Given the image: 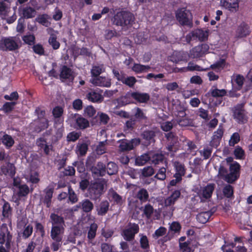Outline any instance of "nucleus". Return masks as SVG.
<instances>
[{"instance_id": "obj_63", "label": "nucleus", "mask_w": 252, "mask_h": 252, "mask_svg": "<svg viewBox=\"0 0 252 252\" xmlns=\"http://www.w3.org/2000/svg\"><path fill=\"white\" fill-rule=\"evenodd\" d=\"M136 82L137 80L134 77L129 76L125 77L122 83L130 88H132Z\"/></svg>"}, {"instance_id": "obj_23", "label": "nucleus", "mask_w": 252, "mask_h": 252, "mask_svg": "<svg viewBox=\"0 0 252 252\" xmlns=\"http://www.w3.org/2000/svg\"><path fill=\"white\" fill-rule=\"evenodd\" d=\"M172 164L175 172L174 175L182 178L186 172V168L184 164L179 161H175Z\"/></svg>"}, {"instance_id": "obj_13", "label": "nucleus", "mask_w": 252, "mask_h": 252, "mask_svg": "<svg viewBox=\"0 0 252 252\" xmlns=\"http://www.w3.org/2000/svg\"><path fill=\"white\" fill-rule=\"evenodd\" d=\"M60 77L62 82L68 81L72 82L74 79V72L70 67L63 65L60 69Z\"/></svg>"}, {"instance_id": "obj_5", "label": "nucleus", "mask_w": 252, "mask_h": 252, "mask_svg": "<svg viewBox=\"0 0 252 252\" xmlns=\"http://www.w3.org/2000/svg\"><path fill=\"white\" fill-rule=\"evenodd\" d=\"M176 17L181 25L187 26L190 28L192 27V16L189 10L185 8L178 9L176 12Z\"/></svg>"}, {"instance_id": "obj_19", "label": "nucleus", "mask_w": 252, "mask_h": 252, "mask_svg": "<svg viewBox=\"0 0 252 252\" xmlns=\"http://www.w3.org/2000/svg\"><path fill=\"white\" fill-rule=\"evenodd\" d=\"M0 170L2 174L8 175L13 178L16 173V168L13 163L7 162L0 167Z\"/></svg>"}, {"instance_id": "obj_25", "label": "nucleus", "mask_w": 252, "mask_h": 252, "mask_svg": "<svg viewBox=\"0 0 252 252\" xmlns=\"http://www.w3.org/2000/svg\"><path fill=\"white\" fill-rule=\"evenodd\" d=\"M214 212L215 210L213 211V209H211L209 211L199 213L196 216V220L199 222L205 224L209 220Z\"/></svg>"}, {"instance_id": "obj_50", "label": "nucleus", "mask_w": 252, "mask_h": 252, "mask_svg": "<svg viewBox=\"0 0 252 252\" xmlns=\"http://www.w3.org/2000/svg\"><path fill=\"white\" fill-rule=\"evenodd\" d=\"M1 141L2 144L8 148L11 147L14 143V141L11 136L7 134L2 136Z\"/></svg>"}, {"instance_id": "obj_42", "label": "nucleus", "mask_w": 252, "mask_h": 252, "mask_svg": "<svg viewBox=\"0 0 252 252\" xmlns=\"http://www.w3.org/2000/svg\"><path fill=\"white\" fill-rule=\"evenodd\" d=\"M18 189L17 195L19 198L27 196L30 192L29 187L25 184L19 186Z\"/></svg>"}, {"instance_id": "obj_45", "label": "nucleus", "mask_w": 252, "mask_h": 252, "mask_svg": "<svg viewBox=\"0 0 252 252\" xmlns=\"http://www.w3.org/2000/svg\"><path fill=\"white\" fill-rule=\"evenodd\" d=\"M154 212V209L150 204H146L143 209V216H145L147 219L152 217Z\"/></svg>"}, {"instance_id": "obj_24", "label": "nucleus", "mask_w": 252, "mask_h": 252, "mask_svg": "<svg viewBox=\"0 0 252 252\" xmlns=\"http://www.w3.org/2000/svg\"><path fill=\"white\" fill-rule=\"evenodd\" d=\"M4 204L2 207V216L4 219L8 220L10 222L11 221V217L12 214V208L11 207L9 203L3 199Z\"/></svg>"}, {"instance_id": "obj_16", "label": "nucleus", "mask_w": 252, "mask_h": 252, "mask_svg": "<svg viewBox=\"0 0 252 252\" xmlns=\"http://www.w3.org/2000/svg\"><path fill=\"white\" fill-rule=\"evenodd\" d=\"M94 177H103L106 174V165L102 162H98L95 166L90 168Z\"/></svg>"}, {"instance_id": "obj_41", "label": "nucleus", "mask_w": 252, "mask_h": 252, "mask_svg": "<svg viewBox=\"0 0 252 252\" xmlns=\"http://www.w3.org/2000/svg\"><path fill=\"white\" fill-rule=\"evenodd\" d=\"M88 150V145L86 143H78L76 146V153L80 156H85Z\"/></svg>"}, {"instance_id": "obj_2", "label": "nucleus", "mask_w": 252, "mask_h": 252, "mask_svg": "<svg viewBox=\"0 0 252 252\" xmlns=\"http://www.w3.org/2000/svg\"><path fill=\"white\" fill-rule=\"evenodd\" d=\"M134 20V16L131 12L124 10L117 12L112 19L113 25L120 26L122 29H127L131 27Z\"/></svg>"}, {"instance_id": "obj_6", "label": "nucleus", "mask_w": 252, "mask_h": 252, "mask_svg": "<svg viewBox=\"0 0 252 252\" xmlns=\"http://www.w3.org/2000/svg\"><path fill=\"white\" fill-rule=\"evenodd\" d=\"M120 143L119 149L122 152L130 151L139 145L141 143V140L139 138H135L128 140L126 139L119 140Z\"/></svg>"}, {"instance_id": "obj_11", "label": "nucleus", "mask_w": 252, "mask_h": 252, "mask_svg": "<svg viewBox=\"0 0 252 252\" xmlns=\"http://www.w3.org/2000/svg\"><path fill=\"white\" fill-rule=\"evenodd\" d=\"M142 145L145 147L155 142L156 133L153 130H145L141 134Z\"/></svg>"}, {"instance_id": "obj_9", "label": "nucleus", "mask_w": 252, "mask_h": 252, "mask_svg": "<svg viewBox=\"0 0 252 252\" xmlns=\"http://www.w3.org/2000/svg\"><path fill=\"white\" fill-rule=\"evenodd\" d=\"M209 46L206 43H202L195 46L190 50L189 56L193 59L199 58L208 53Z\"/></svg>"}, {"instance_id": "obj_20", "label": "nucleus", "mask_w": 252, "mask_h": 252, "mask_svg": "<svg viewBox=\"0 0 252 252\" xmlns=\"http://www.w3.org/2000/svg\"><path fill=\"white\" fill-rule=\"evenodd\" d=\"M236 35L238 37H246L251 32L250 28L248 24L244 22H242L238 26L236 31Z\"/></svg>"}, {"instance_id": "obj_35", "label": "nucleus", "mask_w": 252, "mask_h": 252, "mask_svg": "<svg viewBox=\"0 0 252 252\" xmlns=\"http://www.w3.org/2000/svg\"><path fill=\"white\" fill-rule=\"evenodd\" d=\"M36 10L31 6H27L23 8L22 16L20 18L25 19L32 18L36 15Z\"/></svg>"}, {"instance_id": "obj_64", "label": "nucleus", "mask_w": 252, "mask_h": 252, "mask_svg": "<svg viewBox=\"0 0 252 252\" xmlns=\"http://www.w3.org/2000/svg\"><path fill=\"white\" fill-rule=\"evenodd\" d=\"M22 39L26 44L29 45H32L34 44L35 37L33 34H29L24 35Z\"/></svg>"}, {"instance_id": "obj_43", "label": "nucleus", "mask_w": 252, "mask_h": 252, "mask_svg": "<svg viewBox=\"0 0 252 252\" xmlns=\"http://www.w3.org/2000/svg\"><path fill=\"white\" fill-rule=\"evenodd\" d=\"M76 124L79 129H84L89 126V122L85 118L79 116L76 119Z\"/></svg>"}, {"instance_id": "obj_30", "label": "nucleus", "mask_w": 252, "mask_h": 252, "mask_svg": "<svg viewBox=\"0 0 252 252\" xmlns=\"http://www.w3.org/2000/svg\"><path fill=\"white\" fill-rule=\"evenodd\" d=\"M50 220L52 223V226H63L64 225L63 218L55 213H52L50 214Z\"/></svg>"}, {"instance_id": "obj_26", "label": "nucleus", "mask_w": 252, "mask_h": 252, "mask_svg": "<svg viewBox=\"0 0 252 252\" xmlns=\"http://www.w3.org/2000/svg\"><path fill=\"white\" fill-rule=\"evenodd\" d=\"M110 204L107 200H103L96 206V212L98 216H105L109 210Z\"/></svg>"}, {"instance_id": "obj_34", "label": "nucleus", "mask_w": 252, "mask_h": 252, "mask_svg": "<svg viewBox=\"0 0 252 252\" xmlns=\"http://www.w3.org/2000/svg\"><path fill=\"white\" fill-rule=\"evenodd\" d=\"M231 81L233 84L235 83L236 85V90L240 91L244 85L245 78L241 74L233 75L231 77Z\"/></svg>"}, {"instance_id": "obj_37", "label": "nucleus", "mask_w": 252, "mask_h": 252, "mask_svg": "<svg viewBox=\"0 0 252 252\" xmlns=\"http://www.w3.org/2000/svg\"><path fill=\"white\" fill-rule=\"evenodd\" d=\"M148 161H150V153L144 154L137 157L135 159V164L141 166L146 164Z\"/></svg>"}, {"instance_id": "obj_52", "label": "nucleus", "mask_w": 252, "mask_h": 252, "mask_svg": "<svg viewBox=\"0 0 252 252\" xmlns=\"http://www.w3.org/2000/svg\"><path fill=\"white\" fill-rule=\"evenodd\" d=\"M137 196L141 202H146L149 198V194L146 189H142L138 192Z\"/></svg>"}, {"instance_id": "obj_39", "label": "nucleus", "mask_w": 252, "mask_h": 252, "mask_svg": "<svg viewBox=\"0 0 252 252\" xmlns=\"http://www.w3.org/2000/svg\"><path fill=\"white\" fill-rule=\"evenodd\" d=\"M48 43L53 50H57L60 47V43L57 40V35L54 33L50 34L48 39Z\"/></svg>"}, {"instance_id": "obj_58", "label": "nucleus", "mask_w": 252, "mask_h": 252, "mask_svg": "<svg viewBox=\"0 0 252 252\" xmlns=\"http://www.w3.org/2000/svg\"><path fill=\"white\" fill-rule=\"evenodd\" d=\"M61 174L63 176H73L75 175V169L73 166H68L61 172Z\"/></svg>"}, {"instance_id": "obj_40", "label": "nucleus", "mask_w": 252, "mask_h": 252, "mask_svg": "<svg viewBox=\"0 0 252 252\" xmlns=\"http://www.w3.org/2000/svg\"><path fill=\"white\" fill-rule=\"evenodd\" d=\"M106 171L109 175H115L118 171V166L114 162H109L106 166Z\"/></svg>"}, {"instance_id": "obj_3", "label": "nucleus", "mask_w": 252, "mask_h": 252, "mask_svg": "<svg viewBox=\"0 0 252 252\" xmlns=\"http://www.w3.org/2000/svg\"><path fill=\"white\" fill-rule=\"evenodd\" d=\"M21 41L17 36L3 37L0 40V50L15 52L21 47Z\"/></svg>"}, {"instance_id": "obj_44", "label": "nucleus", "mask_w": 252, "mask_h": 252, "mask_svg": "<svg viewBox=\"0 0 252 252\" xmlns=\"http://www.w3.org/2000/svg\"><path fill=\"white\" fill-rule=\"evenodd\" d=\"M151 67L149 65H143L140 63H134L132 70L136 73L146 72L149 70Z\"/></svg>"}, {"instance_id": "obj_55", "label": "nucleus", "mask_w": 252, "mask_h": 252, "mask_svg": "<svg viewBox=\"0 0 252 252\" xmlns=\"http://www.w3.org/2000/svg\"><path fill=\"white\" fill-rule=\"evenodd\" d=\"M240 165L237 161H235L229 164L230 172L233 173L235 175L240 176Z\"/></svg>"}, {"instance_id": "obj_61", "label": "nucleus", "mask_w": 252, "mask_h": 252, "mask_svg": "<svg viewBox=\"0 0 252 252\" xmlns=\"http://www.w3.org/2000/svg\"><path fill=\"white\" fill-rule=\"evenodd\" d=\"M211 91V95L214 97H222L226 94L227 92L225 89L219 90L215 89L212 90Z\"/></svg>"}, {"instance_id": "obj_14", "label": "nucleus", "mask_w": 252, "mask_h": 252, "mask_svg": "<svg viewBox=\"0 0 252 252\" xmlns=\"http://www.w3.org/2000/svg\"><path fill=\"white\" fill-rule=\"evenodd\" d=\"M215 188V185L214 183L208 184L206 186L201 188L198 192V196L202 199H210L212 195L213 192Z\"/></svg>"}, {"instance_id": "obj_29", "label": "nucleus", "mask_w": 252, "mask_h": 252, "mask_svg": "<svg viewBox=\"0 0 252 252\" xmlns=\"http://www.w3.org/2000/svg\"><path fill=\"white\" fill-rule=\"evenodd\" d=\"M181 195L180 190H174L171 194L165 200V204L166 206H170L174 205Z\"/></svg>"}, {"instance_id": "obj_4", "label": "nucleus", "mask_w": 252, "mask_h": 252, "mask_svg": "<svg viewBox=\"0 0 252 252\" xmlns=\"http://www.w3.org/2000/svg\"><path fill=\"white\" fill-rule=\"evenodd\" d=\"M232 116L239 124H246L249 120L248 112L245 109V103H238L232 108Z\"/></svg>"}, {"instance_id": "obj_8", "label": "nucleus", "mask_w": 252, "mask_h": 252, "mask_svg": "<svg viewBox=\"0 0 252 252\" xmlns=\"http://www.w3.org/2000/svg\"><path fill=\"white\" fill-rule=\"evenodd\" d=\"M139 227L138 224L129 222L127 227L122 231V236L127 241H131L134 239L135 235L138 233Z\"/></svg>"}, {"instance_id": "obj_27", "label": "nucleus", "mask_w": 252, "mask_h": 252, "mask_svg": "<svg viewBox=\"0 0 252 252\" xmlns=\"http://www.w3.org/2000/svg\"><path fill=\"white\" fill-rule=\"evenodd\" d=\"M88 99L93 102H101L103 100V96L96 91L92 90L87 94Z\"/></svg>"}, {"instance_id": "obj_57", "label": "nucleus", "mask_w": 252, "mask_h": 252, "mask_svg": "<svg viewBox=\"0 0 252 252\" xmlns=\"http://www.w3.org/2000/svg\"><path fill=\"white\" fill-rule=\"evenodd\" d=\"M16 104V102H6L2 106L1 109L5 113H8L11 112L14 106Z\"/></svg>"}, {"instance_id": "obj_48", "label": "nucleus", "mask_w": 252, "mask_h": 252, "mask_svg": "<svg viewBox=\"0 0 252 252\" xmlns=\"http://www.w3.org/2000/svg\"><path fill=\"white\" fill-rule=\"evenodd\" d=\"M233 154L237 159H244L245 158V152L242 148L237 146L235 148Z\"/></svg>"}, {"instance_id": "obj_60", "label": "nucleus", "mask_w": 252, "mask_h": 252, "mask_svg": "<svg viewBox=\"0 0 252 252\" xmlns=\"http://www.w3.org/2000/svg\"><path fill=\"white\" fill-rule=\"evenodd\" d=\"M33 232V227L31 224L26 226L22 233L23 238L26 239L30 237Z\"/></svg>"}, {"instance_id": "obj_7", "label": "nucleus", "mask_w": 252, "mask_h": 252, "mask_svg": "<svg viewBox=\"0 0 252 252\" xmlns=\"http://www.w3.org/2000/svg\"><path fill=\"white\" fill-rule=\"evenodd\" d=\"M12 235L8 230L7 224L3 223L0 230V244H5V247L9 249L11 247Z\"/></svg>"}, {"instance_id": "obj_38", "label": "nucleus", "mask_w": 252, "mask_h": 252, "mask_svg": "<svg viewBox=\"0 0 252 252\" xmlns=\"http://www.w3.org/2000/svg\"><path fill=\"white\" fill-rule=\"evenodd\" d=\"M186 108L183 105L179 104L175 106L173 112L176 118L184 117L186 116Z\"/></svg>"}, {"instance_id": "obj_31", "label": "nucleus", "mask_w": 252, "mask_h": 252, "mask_svg": "<svg viewBox=\"0 0 252 252\" xmlns=\"http://www.w3.org/2000/svg\"><path fill=\"white\" fill-rule=\"evenodd\" d=\"M209 68H204L202 67L194 64L193 63L190 62L188 63V65L187 67H182L179 69L181 72H187V71H206Z\"/></svg>"}, {"instance_id": "obj_33", "label": "nucleus", "mask_w": 252, "mask_h": 252, "mask_svg": "<svg viewBox=\"0 0 252 252\" xmlns=\"http://www.w3.org/2000/svg\"><path fill=\"white\" fill-rule=\"evenodd\" d=\"M105 71V67L103 64L93 65L91 70V74L92 78L100 76L99 75Z\"/></svg>"}, {"instance_id": "obj_18", "label": "nucleus", "mask_w": 252, "mask_h": 252, "mask_svg": "<svg viewBox=\"0 0 252 252\" xmlns=\"http://www.w3.org/2000/svg\"><path fill=\"white\" fill-rule=\"evenodd\" d=\"M43 192L45 193V195L43 198L42 202L47 208H50L51 205L54 188L49 186L43 190Z\"/></svg>"}, {"instance_id": "obj_56", "label": "nucleus", "mask_w": 252, "mask_h": 252, "mask_svg": "<svg viewBox=\"0 0 252 252\" xmlns=\"http://www.w3.org/2000/svg\"><path fill=\"white\" fill-rule=\"evenodd\" d=\"M176 59H175V62L177 63L180 61L187 62L189 60V55L184 52H178L176 53Z\"/></svg>"}, {"instance_id": "obj_46", "label": "nucleus", "mask_w": 252, "mask_h": 252, "mask_svg": "<svg viewBox=\"0 0 252 252\" xmlns=\"http://www.w3.org/2000/svg\"><path fill=\"white\" fill-rule=\"evenodd\" d=\"M97 228L98 226L94 222L90 225L87 235L89 240H93L95 237Z\"/></svg>"}, {"instance_id": "obj_32", "label": "nucleus", "mask_w": 252, "mask_h": 252, "mask_svg": "<svg viewBox=\"0 0 252 252\" xmlns=\"http://www.w3.org/2000/svg\"><path fill=\"white\" fill-rule=\"evenodd\" d=\"M150 162L155 165L162 163L165 159L164 156L161 153H150Z\"/></svg>"}, {"instance_id": "obj_49", "label": "nucleus", "mask_w": 252, "mask_h": 252, "mask_svg": "<svg viewBox=\"0 0 252 252\" xmlns=\"http://www.w3.org/2000/svg\"><path fill=\"white\" fill-rule=\"evenodd\" d=\"M140 245L142 249L147 251L150 249L149 241L146 235L140 234Z\"/></svg>"}, {"instance_id": "obj_54", "label": "nucleus", "mask_w": 252, "mask_h": 252, "mask_svg": "<svg viewBox=\"0 0 252 252\" xmlns=\"http://www.w3.org/2000/svg\"><path fill=\"white\" fill-rule=\"evenodd\" d=\"M107 141H100L96 148V152L97 155H101L106 153Z\"/></svg>"}, {"instance_id": "obj_62", "label": "nucleus", "mask_w": 252, "mask_h": 252, "mask_svg": "<svg viewBox=\"0 0 252 252\" xmlns=\"http://www.w3.org/2000/svg\"><path fill=\"white\" fill-rule=\"evenodd\" d=\"M166 168L163 167H161L158 169L155 177L159 180L163 181L166 179Z\"/></svg>"}, {"instance_id": "obj_10", "label": "nucleus", "mask_w": 252, "mask_h": 252, "mask_svg": "<svg viewBox=\"0 0 252 252\" xmlns=\"http://www.w3.org/2000/svg\"><path fill=\"white\" fill-rule=\"evenodd\" d=\"M186 38L188 43L194 40H198L200 41H203L207 39L208 34L201 29H196L189 32L186 35Z\"/></svg>"}, {"instance_id": "obj_12", "label": "nucleus", "mask_w": 252, "mask_h": 252, "mask_svg": "<svg viewBox=\"0 0 252 252\" xmlns=\"http://www.w3.org/2000/svg\"><path fill=\"white\" fill-rule=\"evenodd\" d=\"M63 120H57L55 121V128L56 129L55 134L52 137L53 143H56L63 136L64 133V126Z\"/></svg>"}, {"instance_id": "obj_51", "label": "nucleus", "mask_w": 252, "mask_h": 252, "mask_svg": "<svg viewBox=\"0 0 252 252\" xmlns=\"http://www.w3.org/2000/svg\"><path fill=\"white\" fill-rule=\"evenodd\" d=\"M240 141V136L238 132L233 133L229 140L228 144L230 147H233Z\"/></svg>"}, {"instance_id": "obj_15", "label": "nucleus", "mask_w": 252, "mask_h": 252, "mask_svg": "<svg viewBox=\"0 0 252 252\" xmlns=\"http://www.w3.org/2000/svg\"><path fill=\"white\" fill-rule=\"evenodd\" d=\"M63 226H53L51 227L50 237L54 241H62L64 233Z\"/></svg>"}, {"instance_id": "obj_28", "label": "nucleus", "mask_w": 252, "mask_h": 252, "mask_svg": "<svg viewBox=\"0 0 252 252\" xmlns=\"http://www.w3.org/2000/svg\"><path fill=\"white\" fill-rule=\"evenodd\" d=\"M78 207L84 212L88 213L91 212L93 210L94 205L93 202L89 199H85L79 203Z\"/></svg>"}, {"instance_id": "obj_53", "label": "nucleus", "mask_w": 252, "mask_h": 252, "mask_svg": "<svg viewBox=\"0 0 252 252\" xmlns=\"http://www.w3.org/2000/svg\"><path fill=\"white\" fill-rule=\"evenodd\" d=\"M32 49L35 54L39 56L45 55V50L42 44L40 43L33 44Z\"/></svg>"}, {"instance_id": "obj_22", "label": "nucleus", "mask_w": 252, "mask_h": 252, "mask_svg": "<svg viewBox=\"0 0 252 252\" xmlns=\"http://www.w3.org/2000/svg\"><path fill=\"white\" fill-rule=\"evenodd\" d=\"M91 82L95 86L104 87H110L111 85L110 79L102 76L93 78L91 80Z\"/></svg>"}, {"instance_id": "obj_59", "label": "nucleus", "mask_w": 252, "mask_h": 252, "mask_svg": "<svg viewBox=\"0 0 252 252\" xmlns=\"http://www.w3.org/2000/svg\"><path fill=\"white\" fill-rule=\"evenodd\" d=\"M48 15L47 14H42L39 16L36 19V20L38 23L41 24L42 25L48 27L50 25L48 21Z\"/></svg>"}, {"instance_id": "obj_47", "label": "nucleus", "mask_w": 252, "mask_h": 252, "mask_svg": "<svg viewBox=\"0 0 252 252\" xmlns=\"http://www.w3.org/2000/svg\"><path fill=\"white\" fill-rule=\"evenodd\" d=\"M68 201L71 204L76 203L78 200V198L75 191L70 186L68 187Z\"/></svg>"}, {"instance_id": "obj_21", "label": "nucleus", "mask_w": 252, "mask_h": 252, "mask_svg": "<svg viewBox=\"0 0 252 252\" xmlns=\"http://www.w3.org/2000/svg\"><path fill=\"white\" fill-rule=\"evenodd\" d=\"M130 96L139 103H147L150 98L149 94L146 93H139L137 92H132Z\"/></svg>"}, {"instance_id": "obj_36", "label": "nucleus", "mask_w": 252, "mask_h": 252, "mask_svg": "<svg viewBox=\"0 0 252 252\" xmlns=\"http://www.w3.org/2000/svg\"><path fill=\"white\" fill-rule=\"evenodd\" d=\"M172 122L173 123H176L182 127L191 126L192 124V120L186 117V116H184V117H179L178 118H176V119L173 120Z\"/></svg>"}, {"instance_id": "obj_1", "label": "nucleus", "mask_w": 252, "mask_h": 252, "mask_svg": "<svg viewBox=\"0 0 252 252\" xmlns=\"http://www.w3.org/2000/svg\"><path fill=\"white\" fill-rule=\"evenodd\" d=\"M107 181L104 178H98L90 182L88 190V196L92 200L96 201L99 199L105 192V186Z\"/></svg>"}, {"instance_id": "obj_17", "label": "nucleus", "mask_w": 252, "mask_h": 252, "mask_svg": "<svg viewBox=\"0 0 252 252\" xmlns=\"http://www.w3.org/2000/svg\"><path fill=\"white\" fill-rule=\"evenodd\" d=\"M221 5L232 12H236L239 9V0H220Z\"/></svg>"}]
</instances>
